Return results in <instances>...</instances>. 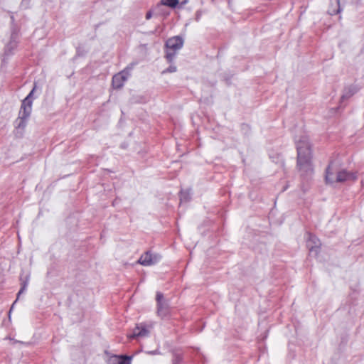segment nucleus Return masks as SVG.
Here are the masks:
<instances>
[{"label": "nucleus", "instance_id": "1", "mask_svg": "<svg viewBox=\"0 0 364 364\" xmlns=\"http://www.w3.org/2000/svg\"><path fill=\"white\" fill-rule=\"evenodd\" d=\"M297 149V167L302 176H311L314 169L311 161V151L306 136L296 139Z\"/></svg>", "mask_w": 364, "mask_h": 364}, {"label": "nucleus", "instance_id": "2", "mask_svg": "<svg viewBox=\"0 0 364 364\" xmlns=\"http://www.w3.org/2000/svg\"><path fill=\"white\" fill-rule=\"evenodd\" d=\"M356 179L357 173L355 172L348 171L346 169H342L335 174L332 171L331 164L327 167L326 171V181L327 183L332 184L335 182L354 181Z\"/></svg>", "mask_w": 364, "mask_h": 364}, {"label": "nucleus", "instance_id": "3", "mask_svg": "<svg viewBox=\"0 0 364 364\" xmlns=\"http://www.w3.org/2000/svg\"><path fill=\"white\" fill-rule=\"evenodd\" d=\"M34 88L31 91L28 96L22 101L21 106L18 112V117L16 119V128L24 129L26 126L27 120L28 119L32 112V100L31 99Z\"/></svg>", "mask_w": 364, "mask_h": 364}, {"label": "nucleus", "instance_id": "4", "mask_svg": "<svg viewBox=\"0 0 364 364\" xmlns=\"http://www.w3.org/2000/svg\"><path fill=\"white\" fill-rule=\"evenodd\" d=\"M183 46V39L178 36H176L168 38L166 42L167 48L166 58L168 62L171 63L175 58L178 50L182 48Z\"/></svg>", "mask_w": 364, "mask_h": 364}, {"label": "nucleus", "instance_id": "5", "mask_svg": "<svg viewBox=\"0 0 364 364\" xmlns=\"http://www.w3.org/2000/svg\"><path fill=\"white\" fill-rule=\"evenodd\" d=\"M131 68H127L124 70L114 75L112 77V86L115 89H119L123 87L124 83L130 75Z\"/></svg>", "mask_w": 364, "mask_h": 364}, {"label": "nucleus", "instance_id": "6", "mask_svg": "<svg viewBox=\"0 0 364 364\" xmlns=\"http://www.w3.org/2000/svg\"><path fill=\"white\" fill-rule=\"evenodd\" d=\"M161 259V256L159 254H153L151 252H146L143 254L137 263L143 266H151L156 264Z\"/></svg>", "mask_w": 364, "mask_h": 364}, {"label": "nucleus", "instance_id": "7", "mask_svg": "<svg viewBox=\"0 0 364 364\" xmlns=\"http://www.w3.org/2000/svg\"><path fill=\"white\" fill-rule=\"evenodd\" d=\"M151 326H148L145 323H139L136 326L133 331V333L129 336V338H144L149 335Z\"/></svg>", "mask_w": 364, "mask_h": 364}, {"label": "nucleus", "instance_id": "8", "mask_svg": "<svg viewBox=\"0 0 364 364\" xmlns=\"http://www.w3.org/2000/svg\"><path fill=\"white\" fill-rule=\"evenodd\" d=\"M132 357L128 355H110L107 362V364H131Z\"/></svg>", "mask_w": 364, "mask_h": 364}, {"label": "nucleus", "instance_id": "9", "mask_svg": "<svg viewBox=\"0 0 364 364\" xmlns=\"http://www.w3.org/2000/svg\"><path fill=\"white\" fill-rule=\"evenodd\" d=\"M18 33L15 31L12 32L11 36V39L9 42L6 44L4 50L5 55H9L12 54L13 50L16 49L18 46Z\"/></svg>", "mask_w": 364, "mask_h": 364}, {"label": "nucleus", "instance_id": "10", "mask_svg": "<svg viewBox=\"0 0 364 364\" xmlns=\"http://www.w3.org/2000/svg\"><path fill=\"white\" fill-rule=\"evenodd\" d=\"M307 247L309 248L310 252H312L314 250H316L321 245L320 240L315 235H309V239L306 242Z\"/></svg>", "mask_w": 364, "mask_h": 364}, {"label": "nucleus", "instance_id": "11", "mask_svg": "<svg viewBox=\"0 0 364 364\" xmlns=\"http://www.w3.org/2000/svg\"><path fill=\"white\" fill-rule=\"evenodd\" d=\"M178 4V0H161V3L156 6V9H160L164 6L175 8Z\"/></svg>", "mask_w": 364, "mask_h": 364}, {"label": "nucleus", "instance_id": "12", "mask_svg": "<svg viewBox=\"0 0 364 364\" xmlns=\"http://www.w3.org/2000/svg\"><path fill=\"white\" fill-rule=\"evenodd\" d=\"M22 282H21V289L19 290L18 294H17V299H18L20 296V295L23 293L26 289V287H27V285H28V280H29V276L28 275H26V277H25V280H23V279L21 278V279ZM17 300H16L14 304H12V306L11 308H13L14 305L16 303ZM12 309H11V310Z\"/></svg>", "mask_w": 364, "mask_h": 364}, {"label": "nucleus", "instance_id": "13", "mask_svg": "<svg viewBox=\"0 0 364 364\" xmlns=\"http://www.w3.org/2000/svg\"><path fill=\"white\" fill-rule=\"evenodd\" d=\"M22 282H21V289L19 290L18 294H17V299H18L20 296V295L23 293L26 289V287H27V285H28V280H29V276L28 275H26V277H25V280H23V279L21 278V279ZM17 300H16L14 304H12V306L11 308H13L14 305L16 303ZM12 309H11V310Z\"/></svg>", "mask_w": 364, "mask_h": 364}, {"label": "nucleus", "instance_id": "14", "mask_svg": "<svg viewBox=\"0 0 364 364\" xmlns=\"http://www.w3.org/2000/svg\"><path fill=\"white\" fill-rule=\"evenodd\" d=\"M158 314L161 316H165L168 314V305L165 301L158 304Z\"/></svg>", "mask_w": 364, "mask_h": 364}, {"label": "nucleus", "instance_id": "15", "mask_svg": "<svg viewBox=\"0 0 364 364\" xmlns=\"http://www.w3.org/2000/svg\"><path fill=\"white\" fill-rule=\"evenodd\" d=\"M190 190L181 191L180 193V203H187L191 200Z\"/></svg>", "mask_w": 364, "mask_h": 364}, {"label": "nucleus", "instance_id": "16", "mask_svg": "<svg viewBox=\"0 0 364 364\" xmlns=\"http://www.w3.org/2000/svg\"><path fill=\"white\" fill-rule=\"evenodd\" d=\"M356 92L355 87H349L346 90V92L342 95L341 99H347L351 97Z\"/></svg>", "mask_w": 364, "mask_h": 364}, {"label": "nucleus", "instance_id": "17", "mask_svg": "<svg viewBox=\"0 0 364 364\" xmlns=\"http://www.w3.org/2000/svg\"><path fill=\"white\" fill-rule=\"evenodd\" d=\"M335 2H336V4L338 5V9H330V10L328 11V12H329V14H330L331 15H335V14H338V13H339V12H340V11H341L340 5H339V0H335Z\"/></svg>", "mask_w": 364, "mask_h": 364}, {"label": "nucleus", "instance_id": "18", "mask_svg": "<svg viewBox=\"0 0 364 364\" xmlns=\"http://www.w3.org/2000/svg\"><path fill=\"white\" fill-rule=\"evenodd\" d=\"M177 70V68L174 65H171L167 69L163 70L162 73H175Z\"/></svg>", "mask_w": 364, "mask_h": 364}, {"label": "nucleus", "instance_id": "19", "mask_svg": "<svg viewBox=\"0 0 364 364\" xmlns=\"http://www.w3.org/2000/svg\"><path fill=\"white\" fill-rule=\"evenodd\" d=\"M156 301H157V304L162 303V301H164L163 294H161V292L156 293Z\"/></svg>", "mask_w": 364, "mask_h": 364}, {"label": "nucleus", "instance_id": "20", "mask_svg": "<svg viewBox=\"0 0 364 364\" xmlns=\"http://www.w3.org/2000/svg\"><path fill=\"white\" fill-rule=\"evenodd\" d=\"M155 9L156 11V14H161V15H164L165 16H168L169 14L168 12H164L163 11V7H161L160 9H156V8Z\"/></svg>", "mask_w": 364, "mask_h": 364}, {"label": "nucleus", "instance_id": "21", "mask_svg": "<svg viewBox=\"0 0 364 364\" xmlns=\"http://www.w3.org/2000/svg\"><path fill=\"white\" fill-rule=\"evenodd\" d=\"M181 361V358L179 355H176L173 360V364H178Z\"/></svg>", "mask_w": 364, "mask_h": 364}, {"label": "nucleus", "instance_id": "22", "mask_svg": "<svg viewBox=\"0 0 364 364\" xmlns=\"http://www.w3.org/2000/svg\"><path fill=\"white\" fill-rule=\"evenodd\" d=\"M151 16H152V12H151V11H149L146 13V18L147 20H149V19H150V18H151Z\"/></svg>", "mask_w": 364, "mask_h": 364}, {"label": "nucleus", "instance_id": "23", "mask_svg": "<svg viewBox=\"0 0 364 364\" xmlns=\"http://www.w3.org/2000/svg\"><path fill=\"white\" fill-rule=\"evenodd\" d=\"M149 354H151V355H156V354H159V352L158 350H155L154 351H150V352H148Z\"/></svg>", "mask_w": 364, "mask_h": 364}]
</instances>
